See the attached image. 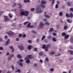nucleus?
I'll use <instances>...</instances> for the list:
<instances>
[{
    "label": "nucleus",
    "instance_id": "nucleus-1",
    "mask_svg": "<svg viewBox=\"0 0 73 73\" xmlns=\"http://www.w3.org/2000/svg\"><path fill=\"white\" fill-rule=\"evenodd\" d=\"M35 11L36 13H42V11L40 7L39 6H37L35 9Z\"/></svg>",
    "mask_w": 73,
    "mask_h": 73
},
{
    "label": "nucleus",
    "instance_id": "nucleus-2",
    "mask_svg": "<svg viewBox=\"0 0 73 73\" xmlns=\"http://www.w3.org/2000/svg\"><path fill=\"white\" fill-rule=\"evenodd\" d=\"M19 47V45H18V47ZM19 49L21 50H23L24 49V46H23V44H21L20 45V46L19 47Z\"/></svg>",
    "mask_w": 73,
    "mask_h": 73
},
{
    "label": "nucleus",
    "instance_id": "nucleus-3",
    "mask_svg": "<svg viewBox=\"0 0 73 73\" xmlns=\"http://www.w3.org/2000/svg\"><path fill=\"white\" fill-rule=\"evenodd\" d=\"M6 34L8 35L9 36H12L13 35V32H12V31H10L7 32L6 33Z\"/></svg>",
    "mask_w": 73,
    "mask_h": 73
},
{
    "label": "nucleus",
    "instance_id": "nucleus-4",
    "mask_svg": "<svg viewBox=\"0 0 73 73\" xmlns=\"http://www.w3.org/2000/svg\"><path fill=\"white\" fill-rule=\"evenodd\" d=\"M66 16L67 17H72L73 16V14L72 13H70V15H69L68 14L66 13Z\"/></svg>",
    "mask_w": 73,
    "mask_h": 73
},
{
    "label": "nucleus",
    "instance_id": "nucleus-5",
    "mask_svg": "<svg viewBox=\"0 0 73 73\" xmlns=\"http://www.w3.org/2000/svg\"><path fill=\"white\" fill-rule=\"evenodd\" d=\"M29 15V12L28 11H24V16H28V15Z\"/></svg>",
    "mask_w": 73,
    "mask_h": 73
},
{
    "label": "nucleus",
    "instance_id": "nucleus-6",
    "mask_svg": "<svg viewBox=\"0 0 73 73\" xmlns=\"http://www.w3.org/2000/svg\"><path fill=\"white\" fill-rule=\"evenodd\" d=\"M4 18L5 19V22L8 21L9 20V19L8 18V17L6 16H4Z\"/></svg>",
    "mask_w": 73,
    "mask_h": 73
},
{
    "label": "nucleus",
    "instance_id": "nucleus-7",
    "mask_svg": "<svg viewBox=\"0 0 73 73\" xmlns=\"http://www.w3.org/2000/svg\"><path fill=\"white\" fill-rule=\"evenodd\" d=\"M25 60H27L26 61V63H27V64H29L30 63V60H29V59L27 57H26L25 59Z\"/></svg>",
    "mask_w": 73,
    "mask_h": 73
},
{
    "label": "nucleus",
    "instance_id": "nucleus-8",
    "mask_svg": "<svg viewBox=\"0 0 73 73\" xmlns=\"http://www.w3.org/2000/svg\"><path fill=\"white\" fill-rule=\"evenodd\" d=\"M39 27L40 28H43V23L42 21H41L40 22Z\"/></svg>",
    "mask_w": 73,
    "mask_h": 73
},
{
    "label": "nucleus",
    "instance_id": "nucleus-9",
    "mask_svg": "<svg viewBox=\"0 0 73 73\" xmlns=\"http://www.w3.org/2000/svg\"><path fill=\"white\" fill-rule=\"evenodd\" d=\"M9 48H10V49H12V52L13 53L14 52V48H13V46H10L9 47Z\"/></svg>",
    "mask_w": 73,
    "mask_h": 73
},
{
    "label": "nucleus",
    "instance_id": "nucleus-10",
    "mask_svg": "<svg viewBox=\"0 0 73 73\" xmlns=\"http://www.w3.org/2000/svg\"><path fill=\"white\" fill-rule=\"evenodd\" d=\"M46 12H45L44 13V16L46 18H47V19H49V18L50 17L48 15H46Z\"/></svg>",
    "mask_w": 73,
    "mask_h": 73
},
{
    "label": "nucleus",
    "instance_id": "nucleus-11",
    "mask_svg": "<svg viewBox=\"0 0 73 73\" xmlns=\"http://www.w3.org/2000/svg\"><path fill=\"white\" fill-rule=\"evenodd\" d=\"M27 58L29 59H32V55H29L28 56H27Z\"/></svg>",
    "mask_w": 73,
    "mask_h": 73
},
{
    "label": "nucleus",
    "instance_id": "nucleus-12",
    "mask_svg": "<svg viewBox=\"0 0 73 73\" xmlns=\"http://www.w3.org/2000/svg\"><path fill=\"white\" fill-rule=\"evenodd\" d=\"M9 41H10V39H9L7 40V42L6 43V45H8V44H9Z\"/></svg>",
    "mask_w": 73,
    "mask_h": 73
},
{
    "label": "nucleus",
    "instance_id": "nucleus-13",
    "mask_svg": "<svg viewBox=\"0 0 73 73\" xmlns=\"http://www.w3.org/2000/svg\"><path fill=\"white\" fill-rule=\"evenodd\" d=\"M55 53H56L55 51L52 52H51L49 53V54L50 55H53V54H55Z\"/></svg>",
    "mask_w": 73,
    "mask_h": 73
},
{
    "label": "nucleus",
    "instance_id": "nucleus-14",
    "mask_svg": "<svg viewBox=\"0 0 73 73\" xmlns=\"http://www.w3.org/2000/svg\"><path fill=\"white\" fill-rule=\"evenodd\" d=\"M69 52H70L71 55H73V51L72 50H69Z\"/></svg>",
    "mask_w": 73,
    "mask_h": 73
},
{
    "label": "nucleus",
    "instance_id": "nucleus-15",
    "mask_svg": "<svg viewBox=\"0 0 73 73\" xmlns=\"http://www.w3.org/2000/svg\"><path fill=\"white\" fill-rule=\"evenodd\" d=\"M17 57L20 59L22 58V56H21V55L20 54L18 55H17Z\"/></svg>",
    "mask_w": 73,
    "mask_h": 73
},
{
    "label": "nucleus",
    "instance_id": "nucleus-16",
    "mask_svg": "<svg viewBox=\"0 0 73 73\" xmlns=\"http://www.w3.org/2000/svg\"><path fill=\"white\" fill-rule=\"evenodd\" d=\"M20 15L21 16H24V11H22L20 13Z\"/></svg>",
    "mask_w": 73,
    "mask_h": 73
},
{
    "label": "nucleus",
    "instance_id": "nucleus-17",
    "mask_svg": "<svg viewBox=\"0 0 73 73\" xmlns=\"http://www.w3.org/2000/svg\"><path fill=\"white\" fill-rule=\"evenodd\" d=\"M24 3H30V1L29 0H24Z\"/></svg>",
    "mask_w": 73,
    "mask_h": 73
},
{
    "label": "nucleus",
    "instance_id": "nucleus-18",
    "mask_svg": "<svg viewBox=\"0 0 73 73\" xmlns=\"http://www.w3.org/2000/svg\"><path fill=\"white\" fill-rule=\"evenodd\" d=\"M67 22L69 23H72V20H71L67 19Z\"/></svg>",
    "mask_w": 73,
    "mask_h": 73
},
{
    "label": "nucleus",
    "instance_id": "nucleus-19",
    "mask_svg": "<svg viewBox=\"0 0 73 73\" xmlns=\"http://www.w3.org/2000/svg\"><path fill=\"white\" fill-rule=\"evenodd\" d=\"M70 41L71 43H73V38H70Z\"/></svg>",
    "mask_w": 73,
    "mask_h": 73
},
{
    "label": "nucleus",
    "instance_id": "nucleus-20",
    "mask_svg": "<svg viewBox=\"0 0 73 73\" xmlns=\"http://www.w3.org/2000/svg\"><path fill=\"white\" fill-rule=\"evenodd\" d=\"M40 7L42 8H45V6L43 4L41 5H40Z\"/></svg>",
    "mask_w": 73,
    "mask_h": 73
},
{
    "label": "nucleus",
    "instance_id": "nucleus-21",
    "mask_svg": "<svg viewBox=\"0 0 73 73\" xmlns=\"http://www.w3.org/2000/svg\"><path fill=\"white\" fill-rule=\"evenodd\" d=\"M32 46L31 45H30L27 47V49L29 50H31V48Z\"/></svg>",
    "mask_w": 73,
    "mask_h": 73
},
{
    "label": "nucleus",
    "instance_id": "nucleus-22",
    "mask_svg": "<svg viewBox=\"0 0 73 73\" xmlns=\"http://www.w3.org/2000/svg\"><path fill=\"white\" fill-rule=\"evenodd\" d=\"M67 4L68 5V6H70L71 5V2H67Z\"/></svg>",
    "mask_w": 73,
    "mask_h": 73
},
{
    "label": "nucleus",
    "instance_id": "nucleus-23",
    "mask_svg": "<svg viewBox=\"0 0 73 73\" xmlns=\"http://www.w3.org/2000/svg\"><path fill=\"white\" fill-rule=\"evenodd\" d=\"M32 33H34V34H37V32L36 31H35L34 30H32L31 31Z\"/></svg>",
    "mask_w": 73,
    "mask_h": 73
},
{
    "label": "nucleus",
    "instance_id": "nucleus-24",
    "mask_svg": "<svg viewBox=\"0 0 73 73\" xmlns=\"http://www.w3.org/2000/svg\"><path fill=\"white\" fill-rule=\"evenodd\" d=\"M18 5L19 6V8L21 9V8H22V6H21V3H18Z\"/></svg>",
    "mask_w": 73,
    "mask_h": 73
},
{
    "label": "nucleus",
    "instance_id": "nucleus-25",
    "mask_svg": "<svg viewBox=\"0 0 73 73\" xmlns=\"http://www.w3.org/2000/svg\"><path fill=\"white\" fill-rule=\"evenodd\" d=\"M55 1V0H52V2L51 3L52 6H53V4H54V3Z\"/></svg>",
    "mask_w": 73,
    "mask_h": 73
},
{
    "label": "nucleus",
    "instance_id": "nucleus-26",
    "mask_svg": "<svg viewBox=\"0 0 73 73\" xmlns=\"http://www.w3.org/2000/svg\"><path fill=\"white\" fill-rule=\"evenodd\" d=\"M66 38H69V35H66L65 36L64 39H66Z\"/></svg>",
    "mask_w": 73,
    "mask_h": 73
},
{
    "label": "nucleus",
    "instance_id": "nucleus-27",
    "mask_svg": "<svg viewBox=\"0 0 73 73\" xmlns=\"http://www.w3.org/2000/svg\"><path fill=\"white\" fill-rule=\"evenodd\" d=\"M42 3L43 4H46V2L44 0H42Z\"/></svg>",
    "mask_w": 73,
    "mask_h": 73
},
{
    "label": "nucleus",
    "instance_id": "nucleus-28",
    "mask_svg": "<svg viewBox=\"0 0 73 73\" xmlns=\"http://www.w3.org/2000/svg\"><path fill=\"white\" fill-rule=\"evenodd\" d=\"M53 31V28H51L50 29L49 32H52Z\"/></svg>",
    "mask_w": 73,
    "mask_h": 73
},
{
    "label": "nucleus",
    "instance_id": "nucleus-29",
    "mask_svg": "<svg viewBox=\"0 0 73 73\" xmlns=\"http://www.w3.org/2000/svg\"><path fill=\"white\" fill-rule=\"evenodd\" d=\"M28 42L29 44H31L32 42V41L31 40H28Z\"/></svg>",
    "mask_w": 73,
    "mask_h": 73
},
{
    "label": "nucleus",
    "instance_id": "nucleus-30",
    "mask_svg": "<svg viewBox=\"0 0 73 73\" xmlns=\"http://www.w3.org/2000/svg\"><path fill=\"white\" fill-rule=\"evenodd\" d=\"M9 17H10V18H12V17H13V15H12L11 14H9Z\"/></svg>",
    "mask_w": 73,
    "mask_h": 73
},
{
    "label": "nucleus",
    "instance_id": "nucleus-31",
    "mask_svg": "<svg viewBox=\"0 0 73 73\" xmlns=\"http://www.w3.org/2000/svg\"><path fill=\"white\" fill-rule=\"evenodd\" d=\"M45 38V36H43L41 39L42 41H43V40L44 39V38Z\"/></svg>",
    "mask_w": 73,
    "mask_h": 73
},
{
    "label": "nucleus",
    "instance_id": "nucleus-32",
    "mask_svg": "<svg viewBox=\"0 0 73 73\" xmlns=\"http://www.w3.org/2000/svg\"><path fill=\"white\" fill-rule=\"evenodd\" d=\"M47 38L48 39H51V38H52V36L49 35L47 37Z\"/></svg>",
    "mask_w": 73,
    "mask_h": 73
},
{
    "label": "nucleus",
    "instance_id": "nucleus-33",
    "mask_svg": "<svg viewBox=\"0 0 73 73\" xmlns=\"http://www.w3.org/2000/svg\"><path fill=\"white\" fill-rule=\"evenodd\" d=\"M35 8H31V11H32V12H33L35 11Z\"/></svg>",
    "mask_w": 73,
    "mask_h": 73
},
{
    "label": "nucleus",
    "instance_id": "nucleus-34",
    "mask_svg": "<svg viewBox=\"0 0 73 73\" xmlns=\"http://www.w3.org/2000/svg\"><path fill=\"white\" fill-rule=\"evenodd\" d=\"M44 24H46V25H49V22H48L46 21L45 22Z\"/></svg>",
    "mask_w": 73,
    "mask_h": 73
},
{
    "label": "nucleus",
    "instance_id": "nucleus-35",
    "mask_svg": "<svg viewBox=\"0 0 73 73\" xmlns=\"http://www.w3.org/2000/svg\"><path fill=\"white\" fill-rule=\"evenodd\" d=\"M17 25V24L16 23H13L12 25V27H16Z\"/></svg>",
    "mask_w": 73,
    "mask_h": 73
},
{
    "label": "nucleus",
    "instance_id": "nucleus-36",
    "mask_svg": "<svg viewBox=\"0 0 73 73\" xmlns=\"http://www.w3.org/2000/svg\"><path fill=\"white\" fill-rule=\"evenodd\" d=\"M17 72H19V73H20V70L18 69L17 70L15 71V73Z\"/></svg>",
    "mask_w": 73,
    "mask_h": 73
},
{
    "label": "nucleus",
    "instance_id": "nucleus-37",
    "mask_svg": "<svg viewBox=\"0 0 73 73\" xmlns=\"http://www.w3.org/2000/svg\"><path fill=\"white\" fill-rule=\"evenodd\" d=\"M58 8V4H56L55 5V8L57 9V8Z\"/></svg>",
    "mask_w": 73,
    "mask_h": 73
},
{
    "label": "nucleus",
    "instance_id": "nucleus-38",
    "mask_svg": "<svg viewBox=\"0 0 73 73\" xmlns=\"http://www.w3.org/2000/svg\"><path fill=\"white\" fill-rule=\"evenodd\" d=\"M46 47L47 48H50V45L48 44L47 45Z\"/></svg>",
    "mask_w": 73,
    "mask_h": 73
},
{
    "label": "nucleus",
    "instance_id": "nucleus-39",
    "mask_svg": "<svg viewBox=\"0 0 73 73\" xmlns=\"http://www.w3.org/2000/svg\"><path fill=\"white\" fill-rule=\"evenodd\" d=\"M19 65H20L21 66H23V63L21 62L19 63Z\"/></svg>",
    "mask_w": 73,
    "mask_h": 73
},
{
    "label": "nucleus",
    "instance_id": "nucleus-40",
    "mask_svg": "<svg viewBox=\"0 0 73 73\" xmlns=\"http://www.w3.org/2000/svg\"><path fill=\"white\" fill-rule=\"evenodd\" d=\"M59 16H62V12H60L59 14Z\"/></svg>",
    "mask_w": 73,
    "mask_h": 73
},
{
    "label": "nucleus",
    "instance_id": "nucleus-41",
    "mask_svg": "<svg viewBox=\"0 0 73 73\" xmlns=\"http://www.w3.org/2000/svg\"><path fill=\"white\" fill-rule=\"evenodd\" d=\"M56 28L57 29H60V25H58L56 26Z\"/></svg>",
    "mask_w": 73,
    "mask_h": 73
},
{
    "label": "nucleus",
    "instance_id": "nucleus-42",
    "mask_svg": "<svg viewBox=\"0 0 73 73\" xmlns=\"http://www.w3.org/2000/svg\"><path fill=\"white\" fill-rule=\"evenodd\" d=\"M62 35L63 36H66V33H62Z\"/></svg>",
    "mask_w": 73,
    "mask_h": 73
},
{
    "label": "nucleus",
    "instance_id": "nucleus-43",
    "mask_svg": "<svg viewBox=\"0 0 73 73\" xmlns=\"http://www.w3.org/2000/svg\"><path fill=\"white\" fill-rule=\"evenodd\" d=\"M28 23H29V21H27V22L24 23V25H25L27 24H28Z\"/></svg>",
    "mask_w": 73,
    "mask_h": 73
},
{
    "label": "nucleus",
    "instance_id": "nucleus-44",
    "mask_svg": "<svg viewBox=\"0 0 73 73\" xmlns=\"http://www.w3.org/2000/svg\"><path fill=\"white\" fill-rule=\"evenodd\" d=\"M19 27H20L21 28H23V25L22 24H20L19 25Z\"/></svg>",
    "mask_w": 73,
    "mask_h": 73
},
{
    "label": "nucleus",
    "instance_id": "nucleus-45",
    "mask_svg": "<svg viewBox=\"0 0 73 73\" xmlns=\"http://www.w3.org/2000/svg\"><path fill=\"white\" fill-rule=\"evenodd\" d=\"M67 28H68V26H64V29H67Z\"/></svg>",
    "mask_w": 73,
    "mask_h": 73
},
{
    "label": "nucleus",
    "instance_id": "nucleus-46",
    "mask_svg": "<svg viewBox=\"0 0 73 73\" xmlns=\"http://www.w3.org/2000/svg\"><path fill=\"white\" fill-rule=\"evenodd\" d=\"M50 70L51 72H53V71L54 70V69L53 68H51L50 69Z\"/></svg>",
    "mask_w": 73,
    "mask_h": 73
},
{
    "label": "nucleus",
    "instance_id": "nucleus-47",
    "mask_svg": "<svg viewBox=\"0 0 73 73\" xmlns=\"http://www.w3.org/2000/svg\"><path fill=\"white\" fill-rule=\"evenodd\" d=\"M46 45L45 44H44L42 45V49H44V48H46L45 47Z\"/></svg>",
    "mask_w": 73,
    "mask_h": 73
},
{
    "label": "nucleus",
    "instance_id": "nucleus-48",
    "mask_svg": "<svg viewBox=\"0 0 73 73\" xmlns=\"http://www.w3.org/2000/svg\"><path fill=\"white\" fill-rule=\"evenodd\" d=\"M43 54V53H42V52H40L39 53V56H42V55Z\"/></svg>",
    "mask_w": 73,
    "mask_h": 73
},
{
    "label": "nucleus",
    "instance_id": "nucleus-49",
    "mask_svg": "<svg viewBox=\"0 0 73 73\" xmlns=\"http://www.w3.org/2000/svg\"><path fill=\"white\" fill-rule=\"evenodd\" d=\"M52 41H54V42H55L56 41V40L54 38H53Z\"/></svg>",
    "mask_w": 73,
    "mask_h": 73
},
{
    "label": "nucleus",
    "instance_id": "nucleus-50",
    "mask_svg": "<svg viewBox=\"0 0 73 73\" xmlns=\"http://www.w3.org/2000/svg\"><path fill=\"white\" fill-rule=\"evenodd\" d=\"M56 35L57 34H56V33H54L52 34V35L53 36H56Z\"/></svg>",
    "mask_w": 73,
    "mask_h": 73
},
{
    "label": "nucleus",
    "instance_id": "nucleus-51",
    "mask_svg": "<svg viewBox=\"0 0 73 73\" xmlns=\"http://www.w3.org/2000/svg\"><path fill=\"white\" fill-rule=\"evenodd\" d=\"M4 12V11H0V15H1L2 13H3Z\"/></svg>",
    "mask_w": 73,
    "mask_h": 73
},
{
    "label": "nucleus",
    "instance_id": "nucleus-52",
    "mask_svg": "<svg viewBox=\"0 0 73 73\" xmlns=\"http://www.w3.org/2000/svg\"><path fill=\"white\" fill-rule=\"evenodd\" d=\"M3 47H0V50H3Z\"/></svg>",
    "mask_w": 73,
    "mask_h": 73
},
{
    "label": "nucleus",
    "instance_id": "nucleus-53",
    "mask_svg": "<svg viewBox=\"0 0 73 73\" xmlns=\"http://www.w3.org/2000/svg\"><path fill=\"white\" fill-rule=\"evenodd\" d=\"M16 4L15 3H14L13 4L12 6L13 7H15V5H16Z\"/></svg>",
    "mask_w": 73,
    "mask_h": 73
},
{
    "label": "nucleus",
    "instance_id": "nucleus-54",
    "mask_svg": "<svg viewBox=\"0 0 73 73\" xmlns=\"http://www.w3.org/2000/svg\"><path fill=\"white\" fill-rule=\"evenodd\" d=\"M45 60L46 61H49V59H48V58H46L45 59Z\"/></svg>",
    "mask_w": 73,
    "mask_h": 73
},
{
    "label": "nucleus",
    "instance_id": "nucleus-55",
    "mask_svg": "<svg viewBox=\"0 0 73 73\" xmlns=\"http://www.w3.org/2000/svg\"><path fill=\"white\" fill-rule=\"evenodd\" d=\"M11 66L12 67V69L13 70H15L14 66H13V65H11Z\"/></svg>",
    "mask_w": 73,
    "mask_h": 73
},
{
    "label": "nucleus",
    "instance_id": "nucleus-56",
    "mask_svg": "<svg viewBox=\"0 0 73 73\" xmlns=\"http://www.w3.org/2000/svg\"><path fill=\"white\" fill-rule=\"evenodd\" d=\"M26 35L24 34L23 35V37H24V38L26 37Z\"/></svg>",
    "mask_w": 73,
    "mask_h": 73
},
{
    "label": "nucleus",
    "instance_id": "nucleus-57",
    "mask_svg": "<svg viewBox=\"0 0 73 73\" xmlns=\"http://www.w3.org/2000/svg\"><path fill=\"white\" fill-rule=\"evenodd\" d=\"M30 26H31V24L30 23H29L28 25H27V27H30Z\"/></svg>",
    "mask_w": 73,
    "mask_h": 73
},
{
    "label": "nucleus",
    "instance_id": "nucleus-58",
    "mask_svg": "<svg viewBox=\"0 0 73 73\" xmlns=\"http://www.w3.org/2000/svg\"><path fill=\"white\" fill-rule=\"evenodd\" d=\"M34 51H37V48H34Z\"/></svg>",
    "mask_w": 73,
    "mask_h": 73
},
{
    "label": "nucleus",
    "instance_id": "nucleus-59",
    "mask_svg": "<svg viewBox=\"0 0 73 73\" xmlns=\"http://www.w3.org/2000/svg\"><path fill=\"white\" fill-rule=\"evenodd\" d=\"M19 37H22V34H20L19 35Z\"/></svg>",
    "mask_w": 73,
    "mask_h": 73
},
{
    "label": "nucleus",
    "instance_id": "nucleus-60",
    "mask_svg": "<svg viewBox=\"0 0 73 73\" xmlns=\"http://www.w3.org/2000/svg\"><path fill=\"white\" fill-rule=\"evenodd\" d=\"M48 48H47L46 47H45V50H46V51H48Z\"/></svg>",
    "mask_w": 73,
    "mask_h": 73
},
{
    "label": "nucleus",
    "instance_id": "nucleus-61",
    "mask_svg": "<svg viewBox=\"0 0 73 73\" xmlns=\"http://www.w3.org/2000/svg\"><path fill=\"white\" fill-rule=\"evenodd\" d=\"M5 39H7V38H8V36H5Z\"/></svg>",
    "mask_w": 73,
    "mask_h": 73
},
{
    "label": "nucleus",
    "instance_id": "nucleus-62",
    "mask_svg": "<svg viewBox=\"0 0 73 73\" xmlns=\"http://www.w3.org/2000/svg\"><path fill=\"white\" fill-rule=\"evenodd\" d=\"M19 61H20V62H23V59H21L19 60Z\"/></svg>",
    "mask_w": 73,
    "mask_h": 73
},
{
    "label": "nucleus",
    "instance_id": "nucleus-63",
    "mask_svg": "<svg viewBox=\"0 0 73 73\" xmlns=\"http://www.w3.org/2000/svg\"><path fill=\"white\" fill-rule=\"evenodd\" d=\"M11 57H8V60H11Z\"/></svg>",
    "mask_w": 73,
    "mask_h": 73
},
{
    "label": "nucleus",
    "instance_id": "nucleus-64",
    "mask_svg": "<svg viewBox=\"0 0 73 73\" xmlns=\"http://www.w3.org/2000/svg\"><path fill=\"white\" fill-rule=\"evenodd\" d=\"M40 63H42V62H43V61H42V60H40Z\"/></svg>",
    "mask_w": 73,
    "mask_h": 73
}]
</instances>
